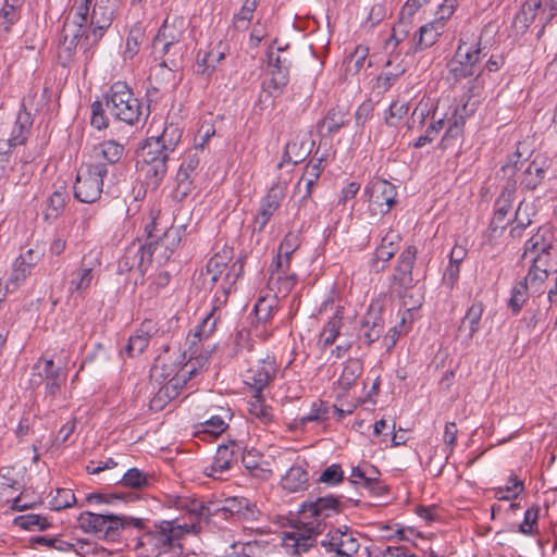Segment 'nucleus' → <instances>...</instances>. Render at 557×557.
I'll use <instances>...</instances> for the list:
<instances>
[{
    "label": "nucleus",
    "mask_w": 557,
    "mask_h": 557,
    "mask_svg": "<svg viewBox=\"0 0 557 557\" xmlns=\"http://www.w3.org/2000/svg\"><path fill=\"white\" fill-rule=\"evenodd\" d=\"M174 505L177 509L185 510L187 513L194 516L197 520L209 518L215 515L214 508L196 498L177 497L174 502Z\"/></svg>",
    "instance_id": "ea45409f"
},
{
    "label": "nucleus",
    "mask_w": 557,
    "mask_h": 557,
    "mask_svg": "<svg viewBox=\"0 0 557 557\" xmlns=\"http://www.w3.org/2000/svg\"><path fill=\"white\" fill-rule=\"evenodd\" d=\"M76 502L75 495L70 488H57L55 494L50 499L52 510H62L71 507Z\"/></svg>",
    "instance_id": "6e6d98bb"
},
{
    "label": "nucleus",
    "mask_w": 557,
    "mask_h": 557,
    "mask_svg": "<svg viewBox=\"0 0 557 557\" xmlns=\"http://www.w3.org/2000/svg\"><path fill=\"white\" fill-rule=\"evenodd\" d=\"M20 17V8L14 3H10L9 0H5L2 9L0 10V28H2L3 32L9 33L12 25L15 24Z\"/></svg>",
    "instance_id": "864d4df0"
},
{
    "label": "nucleus",
    "mask_w": 557,
    "mask_h": 557,
    "mask_svg": "<svg viewBox=\"0 0 557 557\" xmlns=\"http://www.w3.org/2000/svg\"><path fill=\"white\" fill-rule=\"evenodd\" d=\"M300 246L299 235L295 232H288L278 246L276 258L273 260L271 268H280L289 270L292 255Z\"/></svg>",
    "instance_id": "f704fd0d"
},
{
    "label": "nucleus",
    "mask_w": 557,
    "mask_h": 557,
    "mask_svg": "<svg viewBox=\"0 0 557 557\" xmlns=\"http://www.w3.org/2000/svg\"><path fill=\"white\" fill-rule=\"evenodd\" d=\"M182 138L178 124L164 122L162 132L157 129L141 147L138 170L146 180V185L152 189L160 186L168 172L170 154L174 152Z\"/></svg>",
    "instance_id": "f257e3e1"
},
{
    "label": "nucleus",
    "mask_w": 557,
    "mask_h": 557,
    "mask_svg": "<svg viewBox=\"0 0 557 557\" xmlns=\"http://www.w3.org/2000/svg\"><path fill=\"white\" fill-rule=\"evenodd\" d=\"M285 48L273 49L270 46L267 50V60L270 78L263 83L264 90L270 95H280L289 82V69L292 61L284 55Z\"/></svg>",
    "instance_id": "f8f14e48"
},
{
    "label": "nucleus",
    "mask_w": 557,
    "mask_h": 557,
    "mask_svg": "<svg viewBox=\"0 0 557 557\" xmlns=\"http://www.w3.org/2000/svg\"><path fill=\"white\" fill-rule=\"evenodd\" d=\"M344 480V471L338 463L326 467L320 474L319 481L329 485H337Z\"/></svg>",
    "instance_id": "338daca9"
},
{
    "label": "nucleus",
    "mask_w": 557,
    "mask_h": 557,
    "mask_svg": "<svg viewBox=\"0 0 557 557\" xmlns=\"http://www.w3.org/2000/svg\"><path fill=\"white\" fill-rule=\"evenodd\" d=\"M106 106L111 114L117 121L128 125L139 122L143 115V108L138 98L124 82L113 83L104 95Z\"/></svg>",
    "instance_id": "39448f33"
},
{
    "label": "nucleus",
    "mask_w": 557,
    "mask_h": 557,
    "mask_svg": "<svg viewBox=\"0 0 557 557\" xmlns=\"http://www.w3.org/2000/svg\"><path fill=\"white\" fill-rule=\"evenodd\" d=\"M333 540L338 543L337 556L339 557H354L359 550L360 544L358 540L346 525L333 529Z\"/></svg>",
    "instance_id": "4c0bfd02"
},
{
    "label": "nucleus",
    "mask_w": 557,
    "mask_h": 557,
    "mask_svg": "<svg viewBox=\"0 0 557 557\" xmlns=\"http://www.w3.org/2000/svg\"><path fill=\"white\" fill-rule=\"evenodd\" d=\"M548 165L546 160L535 158L522 173L520 186L523 189L535 190L545 180Z\"/></svg>",
    "instance_id": "72a5a7b5"
},
{
    "label": "nucleus",
    "mask_w": 557,
    "mask_h": 557,
    "mask_svg": "<svg viewBox=\"0 0 557 557\" xmlns=\"http://www.w3.org/2000/svg\"><path fill=\"white\" fill-rule=\"evenodd\" d=\"M100 265V261L91 253L83 257L79 268L75 272V276L70 282V292L72 294H84L91 285L94 280V270Z\"/></svg>",
    "instance_id": "412c9836"
},
{
    "label": "nucleus",
    "mask_w": 557,
    "mask_h": 557,
    "mask_svg": "<svg viewBox=\"0 0 557 557\" xmlns=\"http://www.w3.org/2000/svg\"><path fill=\"white\" fill-rule=\"evenodd\" d=\"M258 7L257 0H245L240 10L233 16V26L236 30H246Z\"/></svg>",
    "instance_id": "49530a36"
},
{
    "label": "nucleus",
    "mask_w": 557,
    "mask_h": 557,
    "mask_svg": "<svg viewBox=\"0 0 557 557\" xmlns=\"http://www.w3.org/2000/svg\"><path fill=\"white\" fill-rule=\"evenodd\" d=\"M79 528L86 532L96 535L100 540L115 542L126 527L137 529L145 528V521L140 518L119 516L113 513H95L84 511L78 516Z\"/></svg>",
    "instance_id": "20e7f679"
},
{
    "label": "nucleus",
    "mask_w": 557,
    "mask_h": 557,
    "mask_svg": "<svg viewBox=\"0 0 557 557\" xmlns=\"http://www.w3.org/2000/svg\"><path fill=\"white\" fill-rule=\"evenodd\" d=\"M44 247L37 244L34 247H29L22 251L15 259V262L18 264V267H23L32 273L33 268L40 261V259L44 257Z\"/></svg>",
    "instance_id": "3c124183"
},
{
    "label": "nucleus",
    "mask_w": 557,
    "mask_h": 557,
    "mask_svg": "<svg viewBox=\"0 0 557 557\" xmlns=\"http://www.w3.org/2000/svg\"><path fill=\"white\" fill-rule=\"evenodd\" d=\"M486 55L481 42L474 46H467L462 40L455 51V54L448 63L449 73L455 82L476 76L482 74L481 61Z\"/></svg>",
    "instance_id": "1a4fd4ad"
},
{
    "label": "nucleus",
    "mask_w": 557,
    "mask_h": 557,
    "mask_svg": "<svg viewBox=\"0 0 557 557\" xmlns=\"http://www.w3.org/2000/svg\"><path fill=\"white\" fill-rule=\"evenodd\" d=\"M32 125L33 117L30 113L26 111L25 106L22 104V108L18 111L12 127L10 137L7 140H0V145L7 147L8 149L24 145L30 134Z\"/></svg>",
    "instance_id": "a878e982"
},
{
    "label": "nucleus",
    "mask_w": 557,
    "mask_h": 557,
    "mask_svg": "<svg viewBox=\"0 0 557 557\" xmlns=\"http://www.w3.org/2000/svg\"><path fill=\"white\" fill-rule=\"evenodd\" d=\"M94 0H76L74 3V18L72 23H69L70 27L82 28L87 30L90 20V4Z\"/></svg>",
    "instance_id": "de8ad7c7"
},
{
    "label": "nucleus",
    "mask_w": 557,
    "mask_h": 557,
    "mask_svg": "<svg viewBox=\"0 0 557 557\" xmlns=\"http://www.w3.org/2000/svg\"><path fill=\"white\" fill-rule=\"evenodd\" d=\"M384 332V322L380 317L369 313L360 327L359 337L367 345L377 341Z\"/></svg>",
    "instance_id": "a19ab883"
},
{
    "label": "nucleus",
    "mask_w": 557,
    "mask_h": 557,
    "mask_svg": "<svg viewBox=\"0 0 557 557\" xmlns=\"http://www.w3.org/2000/svg\"><path fill=\"white\" fill-rule=\"evenodd\" d=\"M248 411L251 417L258 419L263 425H269L273 422L274 416L272 407L265 404L262 394L253 395V399L248 403Z\"/></svg>",
    "instance_id": "79ce46f5"
},
{
    "label": "nucleus",
    "mask_w": 557,
    "mask_h": 557,
    "mask_svg": "<svg viewBox=\"0 0 557 557\" xmlns=\"http://www.w3.org/2000/svg\"><path fill=\"white\" fill-rule=\"evenodd\" d=\"M484 312V305L481 300H475L472 305L467 309L466 314L460 320L458 326V337L461 338V342L469 346L472 341L474 334L481 327V320Z\"/></svg>",
    "instance_id": "aec40b11"
},
{
    "label": "nucleus",
    "mask_w": 557,
    "mask_h": 557,
    "mask_svg": "<svg viewBox=\"0 0 557 557\" xmlns=\"http://www.w3.org/2000/svg\"><path fill=\"white\" fill-rule=\"evenodd\" d=\"M160 369V375L168 382L160 387L158 393L150 400V409L161 410L165 404L178 395V391L186 385L185 377L187 372L177 373L171 364L164 362L163 357H158L153 367L154 371Z\"/></svg>",
    "instance_id": "9b49d317"
},
{
    "label": "nucleus",
    "mask_w": 557,
    "mask_h": 557,
    "mask_svg": "<svg viewBox=\"0 0 557 557\" xmlns=\"http://www.w3.org/2000/svg\"><path fill=\"white\" fill-rule=\"evenodd\" d=\"M156 333V324L151 320H145L139 329L129 336L124 352L131 358L139 356L148 347L152 335Z\"/></svg>",
    "instance_id": "c85d7f7f"
},
{
    "label": "nucleus",
    "mask_w": 557,
    "mask_h": 557,
    "mask_svg": "<svg viewBox=\"0 0 557 557\" xmlns=\"http://www.w3.org/2000/svg\"><path fill=\"white\" fill-rule=\"evenodd\" d=\"M86 35L87 30L70 27L67 22L64 23L58 46V61L62 66H69L74 60L78 45H81V48L84 50L85 61L88 62L92 59L94 52L91 48L96 46L97 42H92V38L87 41Z\"/></svg>",
    "instance_id": "9d476101"
},
{
    "label": "nucleus",
    "mask_w": 557,
    "mask_h": 557,
    "mask_svg": "<svg viewBox=\"0 0 557 557\" xmlns=\"http://www.w3.org/2000/svg\"><path fill=\"white\" fill-rule=\"evenodd\" d=\"M329 408L326 403L319 400L311 406L310 412L299 418V424L304 426L308 422H321L327 419Z\"/></svg>",
    "instance_id": "680f3d73"
},
{
    "label": "nucleus",
    "mask_w": 557,
    "mask_h": 557,
    "mask_svg": "<svg viewBox=\"0 0 557 557\" xmlns=\"http://www.w3.org/2000/svg\"><path fill=\"white\" fill-rule=\"evenodd\" d=\"M194 524L180 523L178 519L162 520L153 529L144 532L135 545L141 557H159L162 554H182L181 541L193 531Z\"/></svg>",
    "instance_id": "7ed1b4c3"
},
{
    "label": "nucleus",
    "mask_w": 557,
    "mask_h": 557,
    "mask_svg": "<svg viewBox=\"0 0 557 557\" xmlns=\"http://www.w3.org/2000/svg\"><path fill=\"white\" fill-rule=\"evenodd\" d=\"M363 371V364L359 359H350L343 368L342 374L338 379V385L343 389H349L356 381L360 377Z\"/></svg>",
    "instance_id": "37998d69"
},
{
    "label": "nucleus",
    "mask_w": 557,
    "mask_h": 557,
    "mask_svg": "<svg viewBox=\"0 0 557 557\" xmlns=\"http://www.w3.org/2000/svg\"><path fill=\"white\" fill-rule=\"evenodd\" d=\"M548 276L549 274H547V270H544L543 272L536 265H531L528 274L522 281L527 282L532 295H541L543 293L544 283Z\"/></svg>",
    "instance_id": "8fccbe9b"
},
{
    "label": "nucleus",
    "mask_w": 557,
    "mask_h": 557,
    "mask_svg": "<svg viewBox=\"0 0 557 557\" xmlns=\"http://www.w3.org/2000/svg\"><path fill=\"white\" fill-rule=\"evenodd\" d=\"M152 261V252L141 240L131 243L124 250L123 256L117 262V273L137 274L143 278L148 267Z\"/></svg>",
    "instance_id": "2eb2a0df"
},
{
    "label": "nucleus",
    "mask_w": 557,
    "mask_h": 557,
    "mask_svg": "<svg viewBox=\"0 0 557 557\" xmlns=\"http://www.w3.org/2000/svg\"><path fill=\"white\" fill-rule=\"evenodd\" d=\"M409 104L394 101L385 111L384 121L388 126H397L401 119L408 113Z\"/></svg>",
    "instance_id": "052dcab7"
},
{
    "label": "nucleus",
    "mask_w": 557,
    "mask_h": 557,
    "mask_svg": "<svg viewBox=\"0 0 557 557\" xmlns=\"http://www.w3.org/2000/svg\"><path fill=\"white\" fill-rule=\"evenodd\" d=\"M443 33L444 28L441 27V23L438 22L431 21L422 25L414 34L412 44L407 51V54H414L434 46Z\"/></svg>",
    "instance_id": "bb28decb"
},
{
    "label": "nucleus",
    "mask_w": 557,
    "mask_h": 557,
    "mask_svg": "<svg viewBox=\"0 0 557 557\" xmlns=\"http://www.w3.org/2000/svg\"><path fill=\"white\" fill-rule=\"evenodd\" d=\"M14 524L24 530H45L49 527V522L47 518L36 515V513H26L18 516L14 519Z\"/></svg>",
    "instance_id": "5fc2aeb1"
},
{
    "label": "nucleus",
    "mask_w": 557,
    "mask_h": 557,
    "mask_svg": "<svg viewBox=\"0 0 557 557\" xmlns=\"http://www.w3.org/2000/svg\"><path fill=\"white\" fill-rule=\"evenodd\" d=\"M239 454L240 445L235 441L219 445L208 475L215 479L220 478V474L230 470L232 463L237 461Z\"/></svg>",
    "instance_id": "4be33fe9"
},
{
    "label": "nucleus",
    "mask_w": 557,
    "mask_h": 557,
    "mask_svg": "<svg viewBox=\"0 0 557 557\" xmlns=\"http://www.w3.org/2000/svg\"><path fill=\"white\" fill-rule=\"evenodd\" d=\"M186 29V23L182 16H168L153 39V49L158 51L159 46L162 55L170 53L171 49H176Z\"/></svg>",
    "instance_id": "dca6fc26"
},
{
    "label": "nucleus",
    "mask_w": 557,
    "mask_h": 557,
    "mask_svg": "<svg viewBox=\"0 0 557 557\" xmlns=\"http://www.w3.org/2000/svg\"><path fill=\"white\" fill-rule=\"evenodd\" d=\"M516 189V182L508 181L495 200L494 216L491 221V227L493 231L505 227L503 223L512 207Z\"/></svg>",
    "instance_id": "393cba45"
},
{
    "label": "nucleus",
    "mask_w": 557,
    "mask_h": 557,
    "mask_svg": "<svg viewBox=\"0 0 557 557\" xmlns=\"http://www.w3.org/2000/svg\"><path fill=\"white\" fill-rule=\"evenodd\" d=\"M443 127H444L443 119H438L437 121H434L425 129V133L416 139V141L413 143V147L422 148L426 144L432 143L437 137L438 133L443 129Z\"/></svg>",
    "instance_id": "69168bd1"
},
{
    "label": "nucleus",
    "mask_w": 557,
    "mask_h": 557,
    "mask_svg": "<svg viewBox=\"0 0 557 557\" xmlns=\"http://www.w3.org/2000/svg\"><path fill=\"white\" fill-rule=\"evenodd\" d=\"M530 287L527 285V282L522 280L515 283L510 292V298L508 300V307L510 308L512 314L517 315L523 305L525 304L529 297Z\"/></svg>",
    "instance_id": "a18cd8bd"
},
{
    "label": "nucleus",
    "mask_w": 557,
    "mask_h": 557,
    "mask_svg": "<svg viewBox=\"0 0 557 557\" xmlns=\"http://www.w3.org/2000/svg\"><path fill=\"white\" fill-rule=\"evenodd\" d=\"M146 242L144 243L151 249L152 259L158 263L166 262L181 243V230L176 226H170L166 230H159L154 216L145 225Z\"/></svg>",
    "instance_id": "6e6552de"
},
{
    "label": "nucleus",
    "mask_w": 557,
    "mask_h": 557,
    "mask_svg": "<svg viewBox=\"0 0 557 557\" xmlns=\"http://www.w3.org/2000/svg\"><path fill=\"white\" fill-rule=\"evenodd\" d=\"M275 362L262 360L247 371L246 383L253 388L255 394H262L268 384L275 377Z\"/></svg>",
    "instance_id": "b1692460"
},
{
    "label": "nucleus",
    "mask_w": 557,
    "mask_h": 557,
    "mask_svg": "<svg viewBox=\"0 0 557 557\" xmlns=\"http://www.w3.org/2000/svg\"><path fill=\"white\" fill-rule=\"evenodd\" d=\"M121 483L124 486L139 488V487L147 485V476L139 469L132 468L123 474V476L121 479Z\"/></svg>",
    "instance_id": "774afa93"
},
{
    "label": "nucleus",
    "mask_w": 557,
    "mask_h": 557,
    "mask_svg": "<svg viewBox=\"0 0 557 557\" xmlns=\"http://www.w3.org/2000/svg\"><path fill=\"white\" fill-rule=\"evenodd\" d=\"M124 153V146L115 140H104L94 148L89 162H103L109 165L117 163Z\"/></svg>",
    "instance_id": "473e14b6"
},
{
    "label": "nucleus",
    "mask_w": 557,
    "mask_h": 557,
    "mask_svg": "<svg viewBox=\"0 0 557 557\" xmlns=\"http://www.w3.org/2000/svg\"><path fill=\"white\" fill-rule=\"evenodd\" d=\"M418 250L416 246H407L398 256L394 272L391 276L389 288L398 296H405L406 292L414 286L412 270L414 267Z\"/></svg>",
    "instance_id": "4468645a"
},
{
    "label": "nucleus",
    "mask_w": 557,
    "mask_h": 557,
    "mask_svg": "<svg viewBox=\"0 0 557 557\" xmlns=\"http://www.w3.org/2000/svg\"><path fill=\"white\" fill-rule=\"evenodd\" d=\"M285 197V187L282 185L272 186L265 197L262 199L258 214L255 218V230L262 232L274 214V212L281 206L282 200Z\"/></svg>",
    "instance_id": "a211bd4d"
},
{
    "label": "nucleus",
    "mask_w": 557,
    "mask_h": 557,
    "mask_svg": "<svg viewBox=\"0 0 557 557\" xmlns=\"http://www.w3.org/2000/svg\"><path fill=\"white\" fill-rule=\"evenodd\" d=\"M213 348H197V350L189 351L188 359L186 361H173L171 367L175 369L177 373L187 372L185 381L188 382L199 370L203 369L209 361Z\"/></svg>",
    "instance_id": "cd10ccee"
},
{
    "label": "nucleus",
    "mask_w": 557,
    "mask_h": 557,
    "mask_svg": "<svg viewBox=\"0 0 557 557\" xmlns=\"http://www.w3.org/2000/svg\"><path fill=\"white\" fill-rule=\"evenodd\" d=\"M555 234L550 224L541 225L524 243L522 258L531 255L549 252L553 249Z\"/></svg>",
    "instance_id": "5701e85b"
},
{
    "label": "nucleus",
    "mask_w": 557,
    "mask_h": 557,
    "mask_svg": "<svg viewBox=\"0 0 557 557\" xmlns=\"http://www.w3.org/2000/svg\"><path fill=\"white\" fill-rule=\"evenodd\" d=\"M144 37L145 33L140 26H134L129 29L125 50L123 51L124 60H132L138 53Z\"/></svg>",
    "instance_id": "603ef678"
},
{
    "label": "nucleus",
    "mask_w": 557,
    "mask_h": 557,
    "mask_svg": "<svg viewBox=\"0 0 557 557\" xmlns=\"http://www.w3.org/2000/svg\"><path fill=\"white\" fill-rule=\"evenodd\" d=\"M309 476L307 470L301 465L289 467L285 475L281 479V486L289 492L297 493L308 488Z\"/></svg>",
    "instance_id": "e433bc0d"
},
{
    "label": "nucleus",
    "mask_w": 557,
    "mask_h": 557,
    "mask_svg": "<svg viewBox=\"0 0 557 557\" xmlns=\"http://www.w3.org/2000/svg\"><path fill=\"white\" fill-rule=\"evenodd\" d=\"M215 515L222 512L224 518L230 516H238L244 519H249L255 515V505L245 497H230L226 498L222 506L214 507Z\"/></svg>",
    "instance_id": "c9c22d12"
},
{
    "label": "nucleus",
    "mask_w": 557,
    "mask_h": 557,
    "mask_svg": "<svg viewBox=\"0 0 557 557\" xmlns=\"http://www.w3.org/2000/svg\"><path fill=\"white\" fill-rule=\"evenodd\" d=\"M343 308L337 307L333 315L322 327L319 336V344L323 348L333 345L336 338L339 336L343 325Z\"/></svg>",
    "instance_id": "58836bf2"
},
{
    "label": "nucleus",
    "mask_w": 557,
    "mask_h": 557,
    "mask_svg": "<svg viewBox=\"0 0 557 557\" xmlns=\"http://www.w3.org/2000/svg\"><path fill=\"white\" fill-rule=\"evenodd\" d=\"M301 513L305 518H311L317 522H310L308 532L296 530L285 532L283 535V546L290 555H301L307 553L317 544V536L323 532L321 524L326 518L337 515L342 511V504L333 495L317 497L314 500L305 502L301 505Z\"/></svg>",
    "instance_id": "f03ea898"
},
{
    "label": "nucleus",
    "mask_w": 557,
    "mask_h": 557,
    "mask_svg": "<svg viewBox=\"0 0 557 557\" xmlns=\"http://www.w3.org/2000/svg\"><path fill=\"white\" fill-rule=\"evenodd\" d=\"M535 214L534 207L531 203L520 201L512 222L518 223V227L527 228L532 223V216Z\"/></svg>",
    "instance_id": "0e129e2a"
},
{
    "label": "nucleus",
    "mask_w": 557,
    "mask_h": 557,
    "mask_svg": "<svg viewBox=\"0 0 557 557\" xmlns=\"http://www.w3.org/2000/svg\"><path fill=\"white\" fill-rule=\"evenodd\" d=\"M350 122V107L347 104H336L332 107L320 122L322 128L326 129L329 135L337 133L346 127Z\"/></svg>",
    "instance_id": "2f4dec72"
},
{
    "label": "nucleus",
    "mask_w": 557,
    "mask_h": 557,
    "mask_svg": "<svg viewBox=\"0 0 557 557\" xmlns=\"http://www.w3.org/2000/svg\"><path fill=\"white\" fill-rule=\"evenodd\" d=\"M67 373L60 364H55L51 358L39 359L32 368L29 384L33 388L45 385L44 400L53 401L61 398L64 393Z\"/></svg>",
    "instance_id": "423d86ee"
},
{
    "label": "nucleus",
    "mask_w": 557,
    "mask_h": 557,
    "mask_svg": "<svg viewBox=\"0 0 557 557\" xmlns=\"http://www.w3.org/2000/svg\"><path fill=\"white\" fill-rule=\"evenodd\" d=\"M115 5L110 0H97L90 13L86 40L92 38V42H99L106 30L113 22Z\"/></svg>",
    "instance_id": "f3484780"
},
{
    "label": "nucleus",
    "mask_w": 557,
    "mask_h": 557,
    "mask_svg": "<svg viewBox=\"0 0 557 557\" xmlns=\"http://www.w3.org/2000/svg\"><path fill=\"white\" fill-rule=\"evenodd\" d=\"M368 54V47L362 45L357 46L344 62L346 72L357 75L363 67Z\"/></svg>",
    "instance_id": "09e8293b"
},
{
    "label": "nucleus",
    "mask_w": 557,
    "mask_h": 557,
    "mask_svg": "<svg viewBox=\"0 0 557 557\" xmlns=\"http://www.w3.org/2000/svg\"><path fill=\"white\" fill-rule=\"evenodd\" d=\"M400 242L401 236L397 232L389 230L385 234L380 245L376 247L372 259L371 268L375 273L383 272L386 269V263L398 251Z\"/></svg>",
    "instance_id": "6ab92c4d"
},
{
    "label": "nucleus",
    "mask_w": 557,
    "mask_h": 557,
    "mask_svg": "<svg viewBox=\"0 0 557 557\" xmlns=\"http://www.w3.org/2000/svg\"><path fill=\"white\" fill-rule=\"evenodd\" d=\"M276 304H277L276 298H272V299H267L264 297L259 298L258 301L256 302L255 309H253L257 320L259 322H263V323L269 322L274 314Z\"/></svg>",
    "instance_id": "4d7b16f0"
},
{
    "label": "nucleus",
    "mask_w": 557,
    "mask_h": 557,
    "mask_svg": "<svg viewBox=\"0 0 557 557\" xmlns=\"http://www.w3.org/2000/svg\"><path fill=\"white\" fill-rule=\"evenodd\" d=\"M200 428L201 429L198 431V433L202 434L203 438H206L207 435L216 437L225 431L227 424L222 417L212 416L209 420L201 423Z\"/></svg>",
    "instance_id": "bf43d9fd"
},
{
    "label": "nucleus",
    "mask_w": 557,
    "mask_h": 557,
    "mask_svg": "<svg viewBox=\"0 0 557 557\" xmlns=\"http://www.w3.org/2000/svg\"><path fill=\"white\" fill-rule=\"evenodd\" d=\"M190 176L191 175L188 174L187 172H183L180 170L176 173V188L174 190V197L180 201L186 198L194 188L193 180Z\"/></svg>",
    "instance_id": "e2e57ef3"
},
{
    "label": "nucleus",
    "mask_w": 557,
    "mask_h": 557,
    "mask_svg": "<svg viewBox=\"0 0 557 557\" xmlns=\"http://www.w3.org/2000/svg\"><path fill=\"white\" fill-rule=\"evenodd\" d=\"M311 152L309 143L305 136L295 135L285 145L282 159L277 164L282 169L285 163L298 164L302 162Z\"/></svg>",
    "instance_id": "c756f323"
},
{
    "label": "nucleus",
    "mask_w": 557,
    "mask_h": 557,
    "mask_svg": "<svg viewBox=\"0 0 557 557\" xmlns=\"http://www.w3.org/2000/svg\"><path fill=\"white\" fill-rule=\"evenodd\" d=\"M297 282V275L289 273V270H283L280 268L270 267V276L268 280V286L275 293L274 298L285 297L294 288Z\"/></svg>",
    "instance_id": "7c9ffc66"
},
{
    "label": "nucleus",
    "mask_w": 557,
    "mask_h": 557,
    "mask_svg": "<svg viewBox=\"0 0 557 557\" xmlns=\"http://www.w3.org/2000/svg\"><path fill=\"white\" fill-rule=\"evenodd\" d=\"M132 498V494H124L121 492H103V493H90L86 496L87 503L95 504H108L113 505L116 502L128 500Z\"/></svg>",
    "instance_id": "13d9d810"
},
{
    "label": "nucleus",
    "mask_w": 557,
    "mask_h": 557,
    "mask_svg": "<svg viewBox=\"0 0 557 557\" xmlns=\"http://www.w3.org/2000/svg\"><path fill=\"white\" fill-rule=\"evenodd\" d=\"M364 196L373 214L385 215L397 203L396 186L380 177H374L367 184Z\"/></svg>",
    "instance_id": "ddd939ff"
},
{
    "label": "nucleus",
    "mask_w": 557,
    "mask_h": 557,
    "mask_svg": "<svg viewBox=\"0 0 557 557\" xmlns=\"http://www.w3.org/2000/svg\"><path fill=\"white\" fill-rule=\"evenodd\" d=\"M67 198L69 195L64 188L53 191L48 199L45 219L57 220L63 212Z\"/></svg>",
    "instance_id": "c03bdc74"
},
{
    "label": "nucleus",
    "mask_w": 557,
    "mask_h": 557,
    "mask_svg": "<svg viewBox=\"0 0 557 557\" xmlns=\"http://www.w3.org/2000/svg\"><path fill=\"white\" fill-rule=\"evenodd\" d=\"M108 174L103 162H87L77 173L74 184V197L85 203H92L101 196L103 178Z\"/></svg>",
    "instance_id": "0eeeda50"
}]
</instances>
